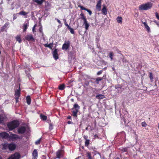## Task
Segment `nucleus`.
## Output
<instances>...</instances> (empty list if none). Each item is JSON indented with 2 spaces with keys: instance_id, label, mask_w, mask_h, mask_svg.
Here are the masks:
<instances>
[{
  "instance_id": "obj_5",
  "label": "nucleus",
  "mask_w": 159,
  "mask_h": 159,
  "mask_svg": "<svg viewBox=\"0 0 159 159\" xmlns=\"http://www.w3.org/2000/svg\"><path fill=\"white\" fill-rule=\"evenodd\" d=\"M7 149V143H4L0 145V151L5 152Z\"/></svg>"
},
{
  "instance_id": "obj_38",
  "label": "nucleus",
  "mask_w": 159,
  "mask_h": 159,
  "mask_svg": "<svg viewBox=\"0 0 159 159\" xmlns=\"http://www.w3.org/2000/svg\"><path fill=\"white\" fill-rule=\"evenodd\" d=\"M87 157L89 158V159H92L91 157V154L89 152H87L86 153Z\"/></svg>"
},
{
  "instance_id": "obj_28",
  "label": "nucleus",
  "mask_w": 159,
  "mask_h": 159,
  "mask_svg": "<svg viewBox=\"0 0 159 159\" xmlns=\"http://www.w3.org/2000/svg\"><path fill=\"white\" fill-rule=\"evenodd\" d=\"M74 108L75 109V110H78L80 108L79 106L77 104H75L74 106Z\"/></svg>"
},
{
  "instance_id": "obj_1",
  "label": "nucleus",
  "mask_w": 159,
  "mask_h": 159,
  "mask_svg": "<svg viewBox=\"0 0 159 159\" xmlns=\"http://www.w3.org/2000/svg\"><path fill=\"white\" fill-rule=\"evenodd\" d=\"M152 4L151 2H148L145 4H143L140 5L139 7L140 10H147L151 8Z\"/></svg>"
},
{
  "instance_id": "obj_23",
  "label": "nucleus",
  "mask_w": 159,
  "mask_h": 159,
  "mask_svg": "<svg viewBox=\"0 0 159 159\" xmlns=\"http://www.w3.org/2000/svg\"><path fill=\"white\" fill-rule=\"evenodd\" d=\"M26 102L28 105H30L31 103V98L30 96H28L26 98Z\"/></svg>"
},
{
  "instance_id": "obj_42",
  "label": "nucleus",
  "mask_w": 159,
  "mask_h": 159,
  "mask_svg": "<svg viewBox=\"0 0 159 159\" xmlns=\"http://www.w3.org/2000/svg\"><path fill=\"white\" fill-rule=\"evenodd\" d=\"M142 126L143 127H145L147 125L146 123L145 122H143L141 123Z\"/></svg>"
},
{
  "instance_id": "obj_19",
  "label": "nucleus",
  "mask_w": 159,
  "mask_h": 159,
  "mask_svg": "<svg viewBox=\"0 0 159 159\" xmlns=\"http://www.w3.org/2000/svg\"><path fill=\"white\" fill-rule=\"evenodd\" d=\"M117 21L120 23H122V18L121 16H118L116 19Z\"/></svg>"
},
{
  "instance_id": "obj_64",
  "label": "nucleus",
  "mask_w": 159,
  "mask_h": 159,
  "mask_svg": "<svg viewBox=\"0 0 159 159\" xmlns=\"http://www.w3.org/2000/svg\"><path fill=\"white\" fill-rule=\"evenodd\" d=\"M158 6L159 7V4L158 5Z\"/></svg>"
},
{
  "instance_id": "obj_6",
  "label": "nucleus",
  "mask_w": 159,
  "mask_h": 159,
  "mask_svg": "<svg viewBox=\"0 0 159 159\" xmlns=\"http://www.w3.org/2000/svg\"><path fill=\"white\" fill-rule=\"evenodd\" d=\"M20 157V154L17 152H16L14 154H12L7 159H19Z\"/></svg>"
},
{
  "instance_id": "obj_37",
  "label": "nucleus",
  "mask_w": 159,
  "mask_h": 159,
  "mask_svg": "<svg viewBox=\"0 0 159 159\" xmlns=\"http://www.w3.org/2000/svg\"><path fill=\"white\" fill-rule=\"evenodd\" d=\"M90 140L89 139L85 140V145L86 146H88Z\"/></svg>"
},
{
  "instance_id": "obj_49",
  "label": "nucleus",
  "mask_w": 159,
  "mask_h": 159,
  "mask_svg": "<svg viewBox=\"0 0 159 159\" xmlns=\"http://www.w3.org/2000/svg\"><path fill=\"white\" fill-rule=\"evenodd\" d=\"M84 139H85V140H88L87 139V138H88V136L86 135H84Z\"/></svg>"
},
{
  "instance_id": "obj_16",
  "label": "nucleus",
  "mask_w": 159,
  "mask_h": 159,
  "mask_svg": "<svg viewBox=\"0 0 159 159\" xmlns=\"http://www.w3.org/2000/svg\"><path fill=\"white\" fill-rule=\"evenodd\" d=\"M53 55L54 58L55 60H57L58 58V56L57 49H55L53 51Z\"/></svg>"
},
{
  "instance_id": "obj_15",
  "label": "nucleus",
  "mask_w": 159,
  "mask_h": 159,
  "mask_svg": "<svg viewBox=\"0 0 159 159\" xmlns=\"http://www.w3.org/2000/svg\"><path fill=\"white\" fill-rule=\"evenodd\" d=\"M102 13L104 15H106L107 13V9L105 5H103V8L102 10Z\"/></svg>"
},
{
  "instance_id": "obj_32",
  "label": "nucleus",
  "mask_w": 159,
  "mask_h": 159,
  "mask_svg": "<svg viewBox=\"0 0 159 159\" xmlns=\"http://www.w3.org/2000/svg\"><path fill=\"white\" fill-rule=\"evenodd\" d=\"M16 39L17 41H18L19 43L21 42V40L20 36L18 35L16 37Z\"/></svg>"
},
{
  "instance_id": "obj_55",
  "label": "nucleus",
  "mask_w": 159,
  "mask_h": 159,
  "mask_svg": "<svg viewBox=\"0 0 159 159\" xmlns=\"http://www.w3.org/2000/svg\"><path fill=\"white\" fill-rule=\"evenodd\" d=\"M42 28H40L39 29V31L41 32H42Z\"/></svg>"
},
{
  "instance_id": "obj_2",
  "label": "nucleus",
  "mask_w": 159,
  "mask_h": 159,
  "mask_svg": "<svg viewBox=\"0 0 159 159\" xmlns=\"http://www.w3.org/2000/svg\"><path fill=\"white\" fill-rule=\"evenodd\" d=\"M19 124V123L18 121L14 120L9 123L7 124V126L9 130H11L17 127Z\"/></svg>"
},
{
  "instance_id": "obj_3",
  "label": "nucleus",
  "mask_w": 159,
  "mask_h": 159,
  "mask_svg": "<svg viewBox=\"0 0 159 159\" xmlns=\"http://www.w3.org/2000/svg\"><path fill=\"white\" fill-rule=\"evenodd\" d=\"M9 138L12 141H15L18 139H21V137L19 136L18 135L15 134H10L9 135Z\"/></svg>"
},
{
  "instance_id": "obj_39",
  "label": "nucleus",
  "mask_w": 159,
  "mask_h": 159,
  "mask_svg": "<svg viewBox=\"0 0 159 159\" xmlns=\"http://www.w3.org/2000/svg\"><path fill=\"white\" fill-rule=\"evenodd\" d=\"M80 16H81V19L83 20H86L85 17L83 13H81L80 14Z\"/></svg>"
},
{
  "instance_id": "obj_36",
  "label": "nucleus",
  "mask_w": 159,
  "mask_h": 159,
  "mask_svg": "<svg viewBox=\"0 0 159 159\" xmlns=\"http://www.w3.org/2000/svg\"><path fill=\"white\" fill-rule=\"evenodd\" d=\"M68 29H69V30L70 31V32L71 34H74V31L73 29L72 28L70 27H69L68 28Z\"/></svg>"
},
{
  "instance_id": "obj_63",
  "label": "nucleus",
  "mask_w": 159,
  "mask_h": 159,
  "mask_svg": "<svg viewBox=\"0 0 159 159\" xmlns=\"http://www.w3.org/2000/svg\"><path fill=\"white\" fill-rule=\"evenodd\" d=\"M0 159H2L1 157H0Z\"/></svg>"
},
{
  "instance_id": "obj_47",
  "label": "nucleus",
  "mask_w": 159,
  "mask_h": 159,
  "mask_svg": "<svg viewBox=\"0 0 159 159\" xmlns=\"http://www.w3.org/2000/svg\"><path fill=\"white\" fill-rule=\"evenodd\" d=\"M102 70H100L98 72L97 74L98 75H100L102 73Z\"/></svg>"
},
{
  "instance_id": "obj_8",
  "label": "nucleus",
  "mask_w": 159,
  "mask_h": 159,
  "mask_svg": "<svg viewBox=\"0 0 159 159\" xmlns=\"http://www.w3.org/2000/svg\"><path fill=\"white\" fill-rule=\"evenodd\" d=\"M70 42L69 41H65L63 45L62 49L66 50L69 48L70 46Z\"/></svg>"
},
{
  "instance_id": "obj_14",
  "label": "nucleus",
  "mask_w": 159,
  "mask_h": 159,
  "mask_svg": "<svg viewBox=\"0 0 159 159\" xmlns=\"http://www.w3.org/2000/svg\"><path fill=\"white\" fill-rule=\"evenodd\" d=\"M33 159H37L38 157V152L37 150L34 149L33 152Z\"/></svg>"
},
{
  "instance_id": "obj_53",
  "label": "nucleus",
  "mask_w": 159,
  "mask_h": 159,
  "mask_svg": "<svg viewBox=\"0 0 159 159\" xmlns=\"http://www.w3.org/2000/svg\"><path fill=\"white\" fill-rule=\"evenodd\" d=\"M35 27V25H34L33 28V32H34V30Z\"/></svg>"
},
{
  "instance_id": "obj_52",
  "label": "nucleus",
  "mask_w": 159,
  "mask_h": 159,
  "mask_svg": "<svg viewBox=\"0 0 159 159\" xmlns=\"http://www.w3.org/2000/svg\"><path fill=\"white\" fill-rule=\"evenodd\" d=\"M15 99L16 100V102L17 103L18 102V98H15Z\"/></svg>"
},
{
  "instance_id": "obj_40",
  "label": "nucleus",
  "mask_w": 159,
  "mask_h": 159,
  "mask_svg": "<svg viewBox=\"0 0 159 159\" xmlns=\"http://www.w3.org/2000/svg\"><path fill=\"white\" fill-rule=\"evenodd\" d=\"M41 138H40L39 139L37 140L35 143L36 145H38L40 143L41 141Z\"/></svg>"
},
{
  "instance_id": "obj_4",
  "label": "nucleus",
  "mask_w": 159,
  "mask_h": 159,
  "mask_svg": "<svg viewBox=\"0 0 159 159\" xmlns=\"http://www.w3.org/2000/svg\"><path fill=\"white\" fill-rule=\"evenodd\" d=\"M7 147L9 150L13 151L16 149V145L14 143H7Z\"/></svg>"
},
{
  "instance_id": "obj_35",
  "label": "nucleus",
  "mask_w": 159,
  "mask_h": 159,
  "mask_svg": "<svg viewBox=\"0 0 159 159\" xmlns=\"http://www.w3.org/2000/svg\"><path fill=\"white\" fill-rule=\"evenodd\" d=\"M149 78L151 80V82H152L153 81V76L152 75V74L151 72H150L149 73Z\"/></svg>"
},
{
  "instance_id": "obj_27",
  "label": "nucleus",
  "mask_w": 159,
  "mask_h": 159,
  "mask_svg": "<svg viewBox=\"0 0 159 159\" xmlns=\"http://www.w3.org/2000/svg\"><path fill=\"white\" fill-rule=\"evenodd\" d=\"M109 57L111 59V60H113V55H114L113 52H109Z\"/></svg>"
},
{
  "instance_id": "obj_59",
  "label": "nucleus",
  "mask_w": 159,
  "mask_h": 159,
  "mask_svg": "<svg viewBox=\"0 0 159 159\" xmlns=\"http://www.w3.org/2000/svg\"><path fill=\"white\" fill-rule=\"evenodd\" d=\"M27 76H28V77H29V75H30V74H27Z\"/></svg>"
},
{
  "instance_id": "obj_43",
  "label": "nucleus",
  "mask_w": 159,
  "mask_h": 159,
  "mask_svg": "<svg viewBox=\"0 0 159 159\" xmlns=\"http://www.w3.org/2000/svg\"><path fill=\"white\" fill-rule=\"evenodd\" d=\"M86 11H87L89 13V14L90 15H91L92 14V12L91 11H90L89 10L87 9Z\"/></svg>"
},
{
  "instance_id": "obj_12",
  "label": "nucleus",
  "mask_w": 159,
  "mask_h": 159,
  "mask_svg": "<svg viewBox=\"0 0 159 159\" xmlns=\"http://www.w3.org/2000/svg\"><path fill=\"white\" fill-rule=\"evenodd\" d=\"M84 25L85 26V28L86 30H87L89 26V24L88 23L87 20H84Z\"/></svg>"
},
{
  "instance_id": "obj_21",
  "label": "nucleus",
  "mask_w": 159,
  "mask_h": 159,
  "mask_svg": "<svg viewBox=\"0 0 159 159\" xmlns=\"http://www.w3.org/2000/svg\"><path fill=\"white\" fill-rule=\"evenodd\" d=\"M29 26L28 23H27L26 24H24L23 25V31L24 32H25L26 30V29Z\"/></svg>"
},
{
  "instance_id": "obj_31",
  "label": "nucleus",
  "mask_w": 159,
  "mask_h": 159,
  "mask_svg": "<svg viewBox=\"0 0 159 159\" xmlns=\"http://www.w3.org/2000/svg\"><path fill=\"white\" fill-rule=\"evenodd\" d=\"M40 117L43 120H46L47 118V116L43 115L42 114L40 115Z\"/></svg>"
},
{
  "instance_id": "obj_20",
  "label": "nucleus",
  "mask_w": 159,
  "mask_h": 159,
  "mask_svg": "<svg viewBox=\"0 0 159 159\" xmlns=\"http://www.w3.org/2000/svg\"><path fill=\"white\" fill-rule=\"evenodd\" d=\"M53 44V43H50V44H46L44 45L45 47H46L49 48L51 49H52V45Z\"/></svg>"
},
{
  "instance_id": "obj_18",
  "label": "nucleus",
  "mask_w": 159,
  "mask_h": 159,
  "mask_svg": "<svg viewBox=\"0 0 159 159\" xmlns=\"http://www.w3.org/2000/svg\"><path fill=\"white\" fill-rule=\"evenodd\" d=\"M44 0H33V1L37 3L38 4L41 5L44 2Z\"/></svg>"
},
{
  "instance_id": "obj_33",
  "label": "nucleus",
  "mask_w": 159,
  "mask_h": 159,
  "mask_svg": "<svg viewBox=\"0 0 159 159\" xmlns=\"http://www.w3.org/2000/svg\"><path fill=\"white\" fill-rule=\"evenodd\" d=\"M27 13L23 11H21L20 12L19 14L20 15H23V16H25L27 14Z\"/></svg>"
},
{
  "instance_id": "obj_61",
  "label": "nucleus",
  "mask_w": 159,
  "mask_h": 159,
  "mask_svg": "<svg viewBox=\"0 0 159 159\" xmlns=\"http://www.w3.org/2000/svg\"><path fill=\"white\" fill-rule=\"evenodd\" d=\"M94 136H95V137H96V136H97V135H94Z\"/></svg>"
},
{
  "instance_id": "obj_50",
  "label": "nucleus",
  "mask_w": 159,
  "mask_h": 159,
  "mask_svg": "<svg viewBox=\"0 0 159 159\" xmlns=\"http://www.w3.org/2000/svg\"><path fill=\"white\" fill-rule=\"evenodd\" d=\"M154 22L156 23V24L159 27V22H157L156 21H154Z\"/></svg>"
},
{
  "instance_id": "obj_26",
  "label": "nucleus",
  "mask_w": 159,
  "mask_h": 159,
  "mask_svg": "<svg viewBox=\"0 0 159 159\" xmlns=\"http://www.w3.org/2000/svg\"><path fill=\"white\" fill-rule=\"evenodd\" d=\"M78 111V110H75L73 111L72 112V115L75 117H77V113Z\"/></svg>"
},
{
  "instance_id": "obj_54",
  "label": "nucleus",
  "mask_w": 159,
  "mask_h": 159,
  "mask_svg": "<svg viewBox=\"0 0 159 159\" xmlns=\"http://www.w3.org/2000/svg\"><path fill=\"white\" fill-rule=\"evenodd\" d=\"M71 118V117L70 116H68L67 117V118L68 119H70Z\"/></svg>"
},
{
  "instance_id": "obj_24",
  "label": "nucleus",
  "mask_w": 159,
  "mask_h": 159,
  "mask_svg": "<svg viewBox=\"0 0 159 159\" xmlns=\"http://www.w3.org/2000/svg\"><path fill=\"white\" fill-rule=\"evenodd\" d=\"M96 98L99 99H103L105 98V96L102 94H98L96 96Z\"/></svg>"
},
{
  "instance_id": "obj_17",
  "label": "nucleus",
  "mask_w": 159,
  "mask_h": 159,
  "mask_svg": "<svg viewBox=\"0 0 159 159\" xmlns=\"http://www.w3.org/2000/svg\"><path fill=\"white\" fill-rule=\"evenodd\" d=\"M20 89L15 92V98H19L20 95Z\"/></svg>"
},
{
  "instance_id": "obj_46",
  "label": "nucleus",
  "mask_w": 159,
  "mask_h": 159,
  "mask_svg": "<svg viewBox=\"0 0 159 159\" xmlns=\"http://www.w3.org/2000/svg\"><path fill=\"white\" fill-rule=\"evenodd\" d=\"M49 128L50 130L52 129H53L52 125V124H50Z\"/></svg>"
},
{
  "instance_id": "obj_60",
  "label": "nucleus",
  "mask_w": 159,
  "mask_h": 159,
  "mask_svg": "<svg viewBox=\"0 0 159 159\" xmlns=\"http://www.w3.org/2000/svg\"><path fill=\"white\" fill-rule=\"evenodd\" d=\"M71 100H72V101H74V99H72Z\"/></svg>"
},
{
  "instance_id": "obj_34",
  "label": "nucleus",
  "mask_w": 159,
  "mask_h": 159,
  "mask_svg": "<svg viewBox=\"0 0 159 159\" xmlns=\"http://www.w3.org/2000/svg\"><path fill=\"white\" fill-rule=\"evenodd\" d=\"M65 87V85L64 84H62L60 85L59 87V89L60 90H63Z\"/></svg>"
},
{
  "instance_id": "obj_11",
  "label": "nucleus",
  "mask_w": 159,
  "mask_h": 159,
  "mask_svg": "<svg viewBox=\"0 0 159 159\" xmlns=\"http://www.w3.org/2000/svg\"><path fill=\"white\" fill-rule=\"evenodd\" d=\"M115 88L116 89V92L118 93H120L123 91V89L119 85H116Z\"/></svg>"
},
{
  "instance_id": "obj_51",
  "label": "nucleus",
  "mask_w": 159,
  "mask_h": 159,
  "mask_svg": "<svg viewBox=\"0 0 159 159\" xmlns=\"http://www.w3.org/2000/svg\"><path fill=\"white\" fill-rule=\"evenodd\" d=\"M56 19L57 20V21L58 22V23L59 24H61V21L59 20L58 19Z\"/></svg>"
},
{
  "instance_id": "obj_25",
  "label": "nucleus",
  "mask_w": 159,
  "mask_h": 159,
  "mask_svg": "<svg viewBox=\"0 0 159 159\" xmlns=\"http://www.w3.org/2000/svg\"><path fill=\"white\" fill-rule=\"evenodd\" d=\"M142 22L144 26L145 27V28L147 29L148 31V32L149 31H150V28L148 26L146 23L145 22Z\"/></svg>"
},
{
  "instance_id": "obj_62",
  "label": "nucleus",
  "mask_w": 159,
  "mask_h": 159,
  "mask_svg": "<svg viewBox=\"0 0 159 159\" xmlns=\"http://www.w3.org/2000/svg\"><path fill=\"white\" fill-rule=\"evenodd\" d=\"M126 151V149H125V150H124L125 151Z\"/></svg>"
},
{
  "instance_id": "obj_13",
  "label": "nucleus",
  "mask_w": 159,
  "mask_h": 159,
  "mask_svg": "<svg viewBox=\"0 0 159 159\" xmlns=\"http://www.w3.org/2000/svg\"><path fill=\"white\" fill-rule=\"evenodd\" d=\"M25 39L28 41H33L34 40L33 36L30 34L27 35L25 37Z\"/></svg>"
},
{
  "instance_id": "obj_29",
  "label": "nucleus",
  "mask_w": 159,
  "mask_h": 159,
  "mask_svg": "<svg viewBox=\"0 0 159 159\" xmlns=\"http://www.w3.org/2000/svg\"><path fill=\"white\" fill-rule=\"evenodd\" d=\"M102 80V78L98 77L96 79V84H98L99 82Z\"/></svg>"
},
{
  "instance_id": "obj_41",
  "label": "nucleus",
  "mask_w": 159,
  "mask_h": 159,
  "mask_svg": "<svg viewBox=\"0 0 159 159\" xmlns=\"http://www.w3.org/2000/svg\"><path fill=\"white\" fill-rule=\"evenodd\" d=\"M79 7H80L81 9L82 10H84L85 11H86L87 9V8L81 6H79Z\"/></svg>"
},
{
  "instance_id": "obj_22",
  "label": "nucleus",
  "mask_w": 159,
  "mask_h": 159,
  "mask_svg": "<svg viewBox=\"0 0 159 159\" xmlns=\"http://www.w3.org/2000/svg\"><path fill=\"white\" fill-rule=\"evenodd\" d=\"M61 150H58L56 153L57 157L59 158L60 157Z\"/></svg>"
},
{
  "instance_id": "obj_45",
  "label": "nucleus",
  "mask_w": 159,
  "mask_h": 159,
  "mask_svg": "<svg viewBox=\"0 0 159 159\" xmlns=\"http://www.w3.org/2000/svg\"><path fill=\"white\" fill-rule=\"evenodd\" d=\"M155 15H156V18L158 20H159V15L158 14V13L157 12H156L155 13Z\"/></svg>"
},
{
  "instance_id": "obj_30",
  "label": "nucleus",
  "mask_w": 159,
  "mask_h": 159,
  "mask_svg": "<svg viewBox=\"0 0 159 159\" xmlns=\"http://www.w3.org/2000/svg\"><path fill=\"white\" fill-rule=\"evenodd\" d=\"M4 116L2 115H0V123H1L3 121L4 119Z\"/></svg>"
},
{
  "instance_id": "obj_10",
  "label": "nucleus",
  "mask_w": 159,
  "mask_h": 159,
  "mask_svg": "<svg viewBox=\"0 0 159 159\" xmlns=\"http://www.w3.org/2000/svg\"><path fill=\"white\" fill-rule=\"evenodd\" d=\"M9 136V135L6 132H2L0 133V137L2 138L7 139Z\"/></svg>"
},
{
  "instance_id": "obj_48",
  "label": "nucleus",
  "mask_w": 159,
  "mask_h": 159,
  "mask_svg": "<svg viewBox=\"0 0 159 159\" xmlns=\"http://www.w3.org/2000/svg\"><path fill=\"white\" fill-rule=\"evenodd\" d=\"M65 25L67 26V28L69 27H70V26L68 25L66 21H65Z\"/></svg>"
},
{
  "instance_id": "obj_56",
  "label": "nucleus",
  "mask_w": 159,
  "mask_h": 159,
  "mask_svg": "<svg viewBox=\"0 0 159 159\" xmlns=\"http://www.w3.org/2000/svg\"><path fill=\"white\" fill-rule=\"evenodd\" d=\"M70 123H71V121H68V124H70Z\"/></svg>"
},
{
  "instance_id": "obj_7",
  "label": "nucleus",
  "mask_w": 159,
  "mask_h": 159,
  "mask_svg": "<svg viewBox=\"0 0 159 159\" xmlns=\"http://www.w3.org/2000/svg\"><path fill=\"white\" fill-rule=\"evenodd\" d=\"M26 128L24 126H21L18 129V132L19 134H24Z\"/></svg>"
},
{
  "instance_id": "obj_44",
  "label": "nucleus",
  "mask_w": 159,
  "mask_h": 159,
  "mask_svg": "<svg viewBox=\"0 0 159 159\" xmlns=\"http://www.w3.org/2000/svg\"><path fill=\"white\" fill-rule=\"evenodd\" d=\"M9 25V23H6L3 26V28L4 29H5V28L7 27L8 25Z\"/></svg>"
},
{
  "instance_id": "obj_57",
  "label": "nucleus",
  "mask_w": 159,
  "mask_h": 159,
  "mask_svg": "<svg viewBox=\"0 0 159 159\" xmlns=\"http://www.w3.org/2000/svg\"><path fill=\"white\" fill-rule=\"evenodd\" d=\"M135 15H136V16H138V14L137 13L135 14Z\"/></svg>"
},
{
  "instance_id": "obj_9",
  "label": "nucleus",
  "mask_w": 159,
  "mask_h": 159,
  "mask_svg": "<svg viewBox=\"0 0 159 159\" xmlns=\"http://www.w3.org/2000/svg\"><path fill=\"white\" fill-rule=\"evenodd\" d=\"M101 0H99L97 2V4L96 5V9L98 11H100L101 10Z\"/></svg>"
},
{
  "instance_id": "obj_58",
  "label": "nucleus",
  "mask_w": 159,
  "mask_h": 159,
  "mask_svg": "<svg viewBox=\"0 0 159 159\" xmlns=\"http://www.w3.org/2000/svg\"><path fill=\"white\" fill-rule=\"evenodd\" d=\"M63 20L65 22V21H66V19H64Z\"/></svg>"
}]
</instances>
